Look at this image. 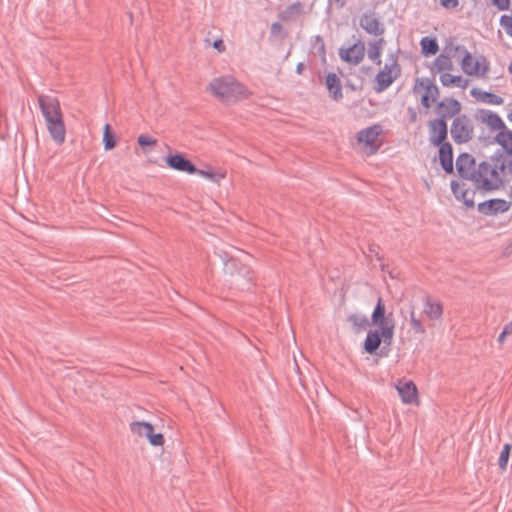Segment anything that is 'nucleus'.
Returning <instances> with one entry per match:
<instances>
[{
  "mask_svg": "<svg viewBox=\"0 0 512 512\" xmlns=\"http://www.w3.org/2000/svg\"><path fill=\"white\" fill-rule=\"evenodd\" d=\"M440 82L446 87H458L465 89L469 85V81L461 75H452L450 72L440 75Z\"/></svg>",
  "mask_w": 512,
  "mask_h": 512,
  "instance_id": "nucleus-22",
  "label": "nucleus"
},
{
  "mask_svg": "<svg viewBox=\"0 0 512 512\" xmlns=\"http://www.w3.org/2000/svg\"><path fill=\"white\" fill-rule=\"evenodd\" d=\"M422 53L425 56L435 55L438 52V43L435 38L424 37L421 42Z\"/></svg>",
  "mask_w": 512,
  "mask_h": 512,
  "instance_id": "nucleus-27",
  "label": "nucleus"
},
{
  "mask_svg": "<svg viewBox=\"0 0 512 512\" xmlns=\"http://www.w3.org/2000/svg\"><path fill=\"white\" fill-rule=\"evenodd\" d=\"M461 110L460 103L455 99H445L437 105V114L444 118L457 115Z\"/></svg>",
  "mask_w": 512,
  "mask_h": 512,
  "instance_id": "nucleus-18",
  "label": "nucleus"
},
{
  "mask_svg": "<svg viewBox=\"0 0 512 512\" xmlns=\"http://www.w3.org/2000/svg\"><path fill=\"white\" fill-rule=\"evenodd\" d=\"M213 183L220 184L227 176V173L224 169H214L212 167H207L206 169H197V172H194Z\"/></svg>",
  "mask_w": 512,
  "mask_h": 512,
  "instance_id": "nucleus-21",
  "label": "nucleus"
},
{
  "mask_svg": "<svg viewBox=\"0 0 512 512\" xmlns=\"http://www.w3.org/2000/svg\"><path fill=\"white\" fill-rule=\"evenodd\" d=\"M129 430L134 438L145 440L153 447H162L165 444L164 434L157 432L150 422L133 421L129 424Z\"/></svg>",
  "mask_w": 512,
  "mask_h": 512,
  "instance_id": "nucleus-6",
  "label": "nucleus"
},
{
  "mask_svg": "<svg viewBox=\"0 0 512 512\" xmlns=\"http://www.w3.org/2000/svg\"><path fill=\"white\" fill-rule=\"evenodd\" d=\"M365 46L362 42H357L349 48L340 49V57L343 61L350 64H358L364 57Z\"/></svg>",
  "mask_w": 512,
  "mask_h": 512,
  "instance_id": "nucleus-15",
  "label": "nucleus"
},
{
  "mask_svg": "<svg viewBox=\"0 0 512 512\" xmlns=\"http://www.w3.org/2000/svg\"><path fill=\"white\" fill-rule=\"evenodd\" d=\"M212 47L216 49L219 53H223L226 50V46L222 39H216L212 43Z\"/></svg>",
  "mask_w": 512,
  "mask_h": 512,
  "instance_id": "nucleus-37",
  "label": "nucleus"
},
{
  "mask_svg": "<svg viewBox=\"0 0 512 512\" xmlns=\"http://www.w3.org/2000/svg\"><path fill=\"white\" fill-rule=\"evenodd\" d=\"M234 260H230L227 265H229V263L233 264Z\"/></svg>",
  "mask_w": 512,
  "mask_h": 512,
  "instance_id": "nucleus-42",
  "label": "nucleus"
},
{
  "mask_svg": "<svg viewBox=\"0 0 512 512\" xmlns=\"http://www.w3.org/2000/svg\"><path fill=\"white\" fill-rule=\"evenodd\" d=\"M103 144L106 151L114 149L117 145L116 137L109 124H105L103 128Z\"/></svg>",
  "mask_w": 512,
  "mask_h": 512,
  "instance_id": "nucleus-29",
  "label": "nucleus"
},
{
  "mask_svg": "<svg viewBox=\"0 0 512 512\" xmlns=\"http://www.w3.org/2000/svg\"><path fill=\"white\" fill-rule=\"evenodd\" d=\"M347 0H336L337 3H339L341 6L345 5Z\"/></svg>",
  "mask_w": 512,
  "mask_h": 512,
  "instance_id": "nucleus-39",
  "label": "nucleus"
},
{
  "mask_svg": "<svg viewBox=\"0 0 512 512\" xmlns=\"http://www.w3.org/2000/svg\"><path fill=\"white\" fill-rule=\"evenodd\" d=\"M501 26L505 29V31L512 35V16L503 15L500 19Z\"/></svg>",
  "mask_w": 512,
  "mask_h": 512,
  "instance_id": "nucleus-33",
  "label": "nucleus"
},
{
  "mask_svg": "<svg viewBox=\"0 0 512 512\" xmlns=\"http://www.w3.org/2000/svg\"><path fill=\"white\" fill-rule=\"evenodd\" d=\"M433 69L440 73H448L453 69V61L448 54H440L433 63Z\"/></svg>",
  "mask_w": 512,
  "mask_h": 512,
  "instance_id": "nucleus-26",
  "label": "nucleus"
},
{
  "mask_svg": "<svg viewBox=\"0 0 512 512\" xmlns=\"http://www.w3.org/2000/svg\"><path fill=\"white\" fill-rule=\"evenodd\" d=\"M496 142L503 148L489 161L482 162L472 174L475 185L485 191L497 190L507 181L512 167V135L500 133Z\"/></svg>",
  "mask_w": 512,
  "mask_h": 512,
  "instance_id": "nucleus-1",
  "label": "nucleus"
},
{
  "mask_svg": "<svg viewBox=\"0 0 512 512\" xmlns=\"http://www.w3.org/2000/svg\"><path fill=\"white\" fill-rule=\"evenodd\" d=\"M509 458H510V444H505L500 453L499 459H498V464H499V467L501 470H505L507 468Z\"/></svg>",
  "mask_w": 512,
  "mask_h": 512,
  "instance_id": "nucleus-31",
  "label": "nucleus"
},
{
  "mask_svg": "<svg viewBox=\"0 0 512 512\" xmlns=\"http://www.w3.org/2000/svg\"><path fill=\"white\" fill-rule=\"evenodd\" d=\"M460 65L465 74L475 77L485 76L489 69V64L485 57L473 56L468 52H465Z\"/></svg>",
  "mask_w": 512,
  "mask_h": 512,
  "instance_id": "nucleus-7",
  "label": "nucleus"
},
{
  "mask_svg": "<svg viewBox=\"0 0 512 512\" xmlns=\"http://www.w3.org/2000/svg\"><path fill=\"white\" fill-rule=\"evenodd\" d=\"M473 165H474V159L468 154H462L457 158V161H456L457 171L464 178H467L469 176L472 177L473 173H471V171H472Z\"/></svg>",
  "mask_w": 512,
  "mask_h": 512,
  "instance_id": "nucleus-24",
  "label": "nucleus"
},
{
  "mask_svg": "<svg viewBox=\"0 0 512 512\" xmlns=\"http://www.w3.org/2000/svg\"><path fill=\"white\" fill-rule=\"evenodd\" d=\"M371 323L376 329L368 331L363 348L366 353L374 354L382 343L389 346L392 343L395 331V322L386 317V307L381 297L371 314Z\"/></svg>",
  "mask_w": 512,
  "mask_h": 512,
  "instance_id": "nucleus-3",
  "label": "nucleus"
},
{
  "mask_svg": "<svg viewBox=\"0 0 512 512\" xmlns=\"http://www.w3.org/2000/svg\"><path fill=\"white\" fill-rule=\"evenodd\" d=\"M38 103L51 138L56 144H63L66 139V127L60 102L54 97L39 96Z\"/></svg>",
  "mask_w": 512,
  "mask_h": 512,
  "instance_id": "nucleus-5",
  "label": "nucleus"
},
{
  "mask_svg": "<svg viewBox=\"0 0 512 512\" xmlns=\"http://www.w3.org/2000/svg\"><path fill=\"white\" fill-rule=\"evenodd\" d=\"M499 10H506L509 8L510 0H491Z\"/></svg>",
  "mask_w": 512,
  "mask_h": 512,
  "instance_id": "nucleus-36",
  "label": "nucleus"
},
{
  "mask_svg": "<svg viewBox=\"0 0 512 512\" xmlns=\"http://www.w3.org/2000/svg\"><path fill=\"white\" fill-rule=\"evenodd\" d=\"M382 127L378 124L362 129L357 133V142L368 152L374 153L380 146L379 136Z\"/></svg>",
  "mask_w": 512,
  "mask_h": 512,
  "instance_id": "nucleus-9",
  "label": "nucleus"
},
{
  "mask_svg": "<svg viewBox=\"0 0 512 512\" xmlns=\"http://www.w3.org/2000/svg\"><path fill=\"white\" fill-rule=\"evenodd\" d=\"M400 69L393 60L390 64H386L382 70L376 75V91L382 92L387 89L398 77Z\"/></svg>",
  "mask_w": 512,
  "mask_h": 512,
  "instance_id": "nucleus-11",
  "label": "nucleus"
},
{
  "mask_svg": "<svg viewBox=\"0 0 512 512\" xmlns=\"http://www.w3.org/2000/svg\"><path fill=\"white\" fill-rule=\"evenodd\" d=\"M471 94L479 101L490 103V104H500L502 99L497 95L483 92L479 89H472Z\"/></svg>",
  "mask_w": 512,
  "mask_h": 512,
  "instance_id": "nucleus-28",
  "label": "nucleus"
},
{
  "mask_svg": "<svg viewBox=\"0 0 512 512\" xmlns=\"http://www.w3.org/2000/svg\"><path fill=\"white\" fill-rule=\"evenodd\" d=\"M348 321L354 326L362 327L366 323V318L360 315H351L348 317Z\"/></svg>",
  "mask_w": 512,
  "mask_h": 512,
  "instance_id": "nucleus-34",
  "label": "nucleus"
},
{
  "mask_svg": "<svg viewBox=\"0 0 512 512\" xmlns=\"http://www.w3.org/2000/svg\"><path fill=\"white\" fill-rule=\"evenodd\" d=\"M243 270H244L245 273H249V269H248L247 266H243Z\"/></svg>",
  "mask_w": 512,
  "mask_h": 512,
  "instance_id": "nucleus-40",
  "label": "nucleus"
},
{
  "mask_svg": "<svg viewBox=\"0 0 512 512\" xmlns=\"http://www.w3.org/2000/svg\"><path fill=\"white\" fill-rule=\"evenodd\" d=\"M451 188L455 197L462 201L467 207L474 206L475 189L467 186L465 181L451 183Z\"/></svg>",
  "mask_w": 512,
  "mask_h": 512,
  "instance_id": "nucleus-13",
  "label": "nucleus"
},
{
  "mask_svg": "<svg viewBox=\"0 0 512 512\" xmlns=\"http://www.w3.org/2000/svg\"><path fill=\"white\" fill-rule=\"evenodd\" d=\"M401 399L405 405H420V397L416 384L412 380L399 379L394 385Z\"/></svg>",
  "mask_w": 512,
  "mask_h": 512,
  "instance_id": "nucleus-10",
  "label": "nucleus"
},
{
  "mask_svg": "<svg viewBox=\"0 0 512 512\" xmlns=\"http://www.w3.org/2000/svg\"><path fill=\"white\" fill-rule=\"evenodd\" d=\"M326 86L329 91L330 96L334 100H339L342 98V86L340 79L336 74H329L326 78Z\"/></svg>",
  "mask_w": 512,
  "mask_h": 512,
  "instance_id": "nucleus-25",
  "label": "nucleus"
},
{
  "mask_svg": "<svg viewBox=\"0 0 512 512\" xmlns=\"http://www.w3.org/2000/svg\"><path fill=\"white\" fill-rule=\"evenodd\" d=\"M414 93L420 97L422 105L428 109L437 100L439 89L429 79L423 78L416 80Z\"/></svg>",
  "mask_w": 512,
  "mask_h": 512,
  "instance_id": "nucleus-8",
  "label": "nucleus"
},
{
  "mask_svg": "<svg viewBox=\"0 0 512 512\" xmlns=\"http://www.w3.org/2000/svg\"><path fill=\"white\" fill-rule=\"evenodd\" d=\"M206 91L224 105H234L252 96L248 87L229 75L213 78Z\"/></svg>",
  "mask_w": 512,
  "mask_h": 512,
  "instance_id": "nucleus-4",
  "label": "nucleus"
},
{
  "mask_svg": "<svg viewBox=\"0 0 512 512\" xmlns=\"http://www.w3.org/2000/svg\"><path fill=\"white\" fill-rule=\"evenodd\" d=\"M510 208V202L503 199H490L478 204V210L484 215H495L506 212Z\"/></svg>",
  "mask_w": 512,
  "mask_h": 512,
  "instance_id": "nucleus-14",
  "label": "nucleus"
},
{
  "mask_svg": "<svg viewBox=\"0 0 512 512\" xmlns=\"http://www.w3.org/2000/svg\"><path fill=\"white\" fill-rule=\"evenodd\" d=\"M480 120L490 130H492L494 132H497L496 137L500 133H510L512 135V133L510 131L504 130L505 129V125H504L503 121L501 120V118L498 115H496V114H493V113L487 112V111H483L480 114Z\"/></svg>",
  "mask_w": 512,
  "mask_h": 512,
  "instance_id": "nucleus-16",
  "label": "nucleus"
},
{
  "mask_svg": "<svg viewBox=\"0 0 512 512\" xmlns=\"http://www.w3.org/2000/svg\"><path fill=\"white\" fill-rule=\"evenodd\" d=\"M451 134L455 141L462 143L466 142L470 138L471 130L464 123L463 120L457 118L452 125Z\"/></svg>",
  "mask_w": 512,
  "mask_h": 512,
  "instance_id": "nucleus-19",
  "label": "nucleus"
},
{
  "mask_svg": "<svg viewBox=\"0 0 512 512\" xmlns=\"http://www.w3.org/2000/svg\"><path fill=\"white\" fill-rule=\"evenodd\" d=\"M509 333H510V332H509V329H508V327H506V328L503 330V332L500 334L499 338H498L499 343H501V344H502V343L505 341V338H506V336H507Z\"/></svg>",
  "mask_w": 512,
  "mask_h": 512,
  "instance_id": "nucleus-38",
  "label": "nucleus"
},
{
  "mask_svg": "<svg viewBox=\"0 0 512 512\" xmlns=\"http://www.w3.org/2000/svg\"><path fill=\"white\" fill-rule=\"evenodd\" d=\"M408 316L405 317L408 333L414 336H424L427 333L425 320L428 322L440 321L444 314L441 301L423 293L412 295L408 304Z\"/></svg>",
  "mask_w": 512,
  "mask_h": 512,
  "instance_id": "nucleus-2",
  "label": "nucleus"
},
{
  "mask_svg": "<svg viewBox=\"0 0 512 512\" xmlns=\"http://www.w3.org/2000/svg\"><path fill=\"white\" fill-rule=\"evenodd\" d=\"M165 162L168 168L171 170L182 172L186 174H194L197 172L195 165L185 157L182 153H172L166 156Z\"/></svg>",
  "mask_w": 512,
  "mask_h": 512,
  "instance_id": "nucleus-12",
  "label": "nucleus"
},
{
  "mask_svg": "<svg viewBox=\"0 0 512 512\" xmlns=\"http://www.w3.org/2000/svg\"><path fill=\"white\" fill-rule=\"evenodd\" d=\"M137 142L141 147H155L157 145V139L146 134H141L137 138Z\"/></svg>",
  "mask_w": 512,
  "mask_h": 512,
  "instance_id": "nucleus-32",
  "label": "nucleus"
},
{
  "mask_svg": "<svg viewBox=\"0 0 512 512\" xmlns=\"http://www.w3.org/2000/svg\"><path fill=\"white\" fill-rule=\"evenodd\" d=\"M360 25L364 30L373 35H379L383 32L378 19L373 14L364 15L360 20Z\"/></svg>",
  "mask_w": 512,
  "mask_h": 512,
  "instance_id": "nucleus-23",
  "label": "nucleus"
},
{
  "mask_svg": "<svg viewBox=\"0 0 512 512\" xmlns=\"http://www.w3.org/2000/svg\"><path fill=\"white\" fill-rule=\"evenodd\" d=\"M383 39H379L378 41H375L374 43L370 44L369 50H368V57L372 61H377L378 64H380V55L383 47Z\"/></svg>",
  "mask_w": 512,
  "mask_h": 512,
  "instance_id": "nucleus-30",
  "label": "nucleus"
},
{
  "mask_svg": "<svg viewBox=\"0 0 512 512\" xmlns=\"http://www.w3.org/2000/svg\"><path fill=\"white\" fill-rule=\"evenodd\" d=\"M440 4L446 9H455L459 5V0H439Z\"/></svg>",
  "mask_w": 512,
  "mask_h": 512,
  "instance_id": "nucleus-35",
  "label": "nucleus"
},
{
  "mask_svg": "<svg viewBox=\"0 0 512 512\" xmlns=\"http://www.w3.org/2000/svg\"><path fill=\"white\" fill-rule=\"evenodd\" d=\"M508 70L512 72V64L508 67Z\"/></svg>",
  "mask_w": 512,
  "mask_h": 512,
  "instance_id": "nucleus-41",
  "label": "nucleus"
},
{
  "mask_svg": "<svg viewBox=\"0 0 512 512\" xmlns=\"http://www.w3.org/2000/svg\"><path fill=\"white\" fill-rule=\"evenodd\" d=\"M439 146V159L441 165L446 172L451 173L453 171L452 147L449 143H443Z\"/></svg>",
  "mask_w": 512,
  "mask_h": 512,
  "instance_id": "nucleus-20",
  "label": "nucleus"
},
{
  "mask_svg": "<svg viewBox=\"0 0 512 512\" xmlns=\"http://www.w3.org/2000/svg\"><path fill=\"white\" fill-rule=\"evenodd\" d=\"M430 140L434 145L443 144L447 136V125L444 119H438L429 123Z\"/></svg>",
  "mask_w": 512,
  "mask_h": 512,
  "instance_id": "nucleus-17",
  "label": "nucleus"
}]
</instances>
